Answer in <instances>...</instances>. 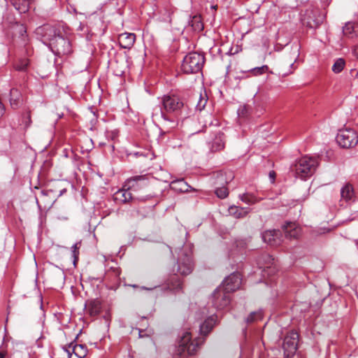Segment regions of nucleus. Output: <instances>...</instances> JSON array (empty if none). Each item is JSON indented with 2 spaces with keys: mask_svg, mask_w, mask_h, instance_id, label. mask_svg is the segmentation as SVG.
Returning a JSON list of instances; mask_svg holds the SVG:
<instances>
[{
  "mask_svg": "<svg viewBox=\"0 0 358 358\" xmlns=\"http://www.w3.org/2000/svg\"><path fill=\"white\" fill-rule=\"evenodd\" d=\"M357 245H358V241H357Z\"/></svg>",
  "mask_w": 358,
  "mask_h": 358,
  "instance_id": "nucleus-54",
  "label": "nucleus"
},
{
  "mask_svg": "<svg viewBox=\"0 0 358 358\" xmlns=\"http://www.w3.org/2000/svg\"><path fill=\"white\" fill-rule=\"evenodd\" d=\"M136 330L138 331V336H141V331L138 329H136Z\"/></svg>",
  "mask_w": 358,
  "mask_h": 358,
  "instance_id": "nucleus-49",
  "label": "nucleus"
},
{
  "mask_svg": "<svg viewBox=\"0 0 358 358\" xmlns=\"http://www.w3.org/2000/svg\"><path fill=\"white\" fill-rule=\"evenodd\" d=\"M71 351L78 358H84L87 353V347L85 345L71 343L68 346L63 347V352L66 355L67 358L71 357Z\"/></svg>",
  "mask_w": 358,
  "mask_h": 358,
  "instance_id": "nucleus-15",
  "label": "nucleus"
},
{
  "mask_svg": "<svg viewBox=\"0 0 358 358\" xmlns=\"http://www.w3.org/2000/svg\"><path fill=\"white\" fill-rule=\"evenodd\" d=\"M6 353L4 352H0V358H4Z\"/></svg>",
  "mask_w": 358,
  "mask_h": 358,
  "instance_id": "nucleus-45",
  "label": "nucleus"
},
{
  "mask_svg": "<svg viewBox=\"0 0 358 358\" xmlns=\"http://www.w3.org/2000/svg\"><path fill=\"white\" fill-rule=\"evenodd\" d=\"M170 187L172 189L179 192H187L189 191V186L184 179H178L171 182Z\"/></svg>",
  "mask_w": 358,
  "mask_h": 358,
  "instance_id": "nucleus-23",
  "label": "nucleus"
},
{
  "mask_svg": "<svg viewBox=\"0 0 358 358\" xmlns=\"http://www.w3.org/2000/svg\"><path fill=\"white\" fill-rule=\"evenodd\" d=\"M162 103L167 115H173V119L183 120L190 115L192 110L183 99L177 94L164 95L162 99Z\"/></svg>",
  "mask_w": 358,
  "mask_h": 358,
  "instance_id": "nucleus-2",
  "label": "nucleus"
},
{
  "mask_svg": "<svg viewBox=\"0 0 358 358\" xmlns=\"http://www.w3.org/2000/svg\"><path fill=\"white\" fill-rule=\"evenodd\" d=\"M241 285V278L238 273H233L227 277L218 287H222L224 292L229 294L230 292L238 289Z\"/></svg>",
  "mask_w": 358,
  "mask_h": 358,
  "instance_id": "nucleus-11",
  "label": "nucleus"
},
{
  "mask_svg": "<svg viewBox=\"0 0 358 358\" xmlns=\"http://www.w3.org/2000/svg\"><path fill=\"white\" fill-rule=\"evenodd\" d=\"M299 56V46L298 44H292L290 46V52L285 55L284 58L282 59L280 63V67L282 69L285 68V66H289L290 69L286 71L284 75H288L293 73L294 70L296 69L294 67V63L296 62Z\"/></svg>",
  "mask_w": 358,
  "mask_h": 358,
  "instance_id": "nucleus-8",
  "label": "nucleus"
},
{
  "mask_svg": "<svg viewBox=\"0 0 358 358\" xmlns=\"http://www.w3.org/2000/svg\"><path fill=\"white\" fill-rule=\"evenodd\" d=\"M215 144L217 145L215 147L216 150H221L224 148V143L222 142L221 139H218L217 141H216L213 144V147H215Z\"/></svg>",
  "mask_w": 358,
  "mask_h": 358,
  "instance_id": "nucleus-41",
  "label": "nucleus"
},
{
  "mask_svg": "<svg viewBox=\"0 0 358 358\" xmlns=\"http://www.w3.org/2000/svg\"><path fill=\"white\" fill-rule=\"evenodd\" d=\"M343 32L349 38L356 36L358 32V23L347 22L343 27Z\"/></svg>",
  "mask_w": 358,
  "mask_h": 358,
  "instance_id": "nucleus-25",
  "label": "nucleus"
},
{
  "mask_svg": "<svg viewBox=\"0 0 358 358\" xmlns=\"http://www.w3.org/2000/svg\"><path fill=\"white\" fill-rule=\"evenodd\" d=\"M136 41V35L132 33H122L118 36V42L122 48L130 49Z\"/></svg>",
  "mask_w": 358,
  "mask_h": 358,
  "instance_id": "nucleus-19",
  "label": "nucleus"
},
{
  "mask_svg": "<svg viewBox=\"0 0 358 358\" xmlns=\"http://www.w3.org/2000/svg\"><path fill=\"white\" fill-rule=\"evenodd\" d=\"M318 161L316 157L304 156L299 159L290 169L296 178L306 180L314 173Z\"/></svg>",
  "mask_w": 358,
  "mask_h": 358,
  "instance_id": "nucleus-3",
  "label": "nucleus"
},
{
  "mask_svg": "<svg viewBox=\"0 0 358 358\" xmlns=\"http://www.w3.org/2000/svg\"><path fill=\"white\" fill-rule=\"evenodd\" d=\"M129 190L127 188L119 190L116 193V199H119L124 203L129 201L132 199L131 193Z\"/></svg>",
  "mask_w": 358,
  "mask_h": 358,
  "instance_id": "nucleus-29",
  "label": "nucleus"
},
{
  "mask_svg": "<svg viewBox=\"0 0 358 358\" xmlns=\"http://www.w3.org/2000/svg\"><path fill=\"white\" fill-rule=\"evenodd\" d=\"M191 335H192L191 332L187 331V332L184 333L182 336H191Z\"/></svg>",
  "mask_w": 358,
  "mask_h": 358,
  "instance_id": "nucleus-46",
  "label": "nucleus"
},
{
  "mask_svg": "<svg viewBox=\"0 0 358 358\" xmlns=\"http://www.w3.org/2000/svg\"><path fill=\"white\" fill-rule=\"evenodd\" d=\"M262 259L263 260V259L261 257V259H259V264H261Z\"/></svg>",
  "mask_w": 358,
  "mask_h": 358,
  "instance_id": "nucleus-52",
  "label": "nucleus"
},
{
  "mask_svg": "<svg viewBox=\"0 0 358 358\" xmlns=\"http://www.w3.org/2000/svg\"><path fill=\"white\" fill-rule=\"evenodd\" d=\"M353 54L358 58V45H356L353 49Z\"/></svg>",
  "mask_w": 358,
  "mask_h": 358,
  "instance_id": "nucleus-42",
  "label": "nucleus"
},
{
  "mask_svg": "<svg viewBox=\"0 0 358 358\" xmlns=\"http://www.w3.org/2000/svg\"><path fill=\"white\" fill-rule=\"evenodd\" d=\"M13 5L20 13H24L29 10V1L27 0H13Z\"/></svg>",
  "mask_w": 358,
  "mask_h": 358,
  "instance_id": "nucleus-28",
  "label": "nucleus"
},
{
  "mask_svg": "<svg viewBox=\"0 0 358 358\" xmlns=\"http://www.w3.org/2000/svg\"><path fill=\"white\" fill-rule=\"evenodd\" d=\"M174 7L169 1H165L159 10V20L164 22H171V16L174 13Z\"/></svg>",
  "mask_w": 358,
  "mask_h": 358,
  "instance_id": "nucleus-18",
  "label": "nucleus"
},
{
  "mask_svg": "<svg viewBox=\"0 0 358 358\" xmlns=\"http://www.w3.org/2000/svg\"><path fill=\"white\" fill-rule=\"evenodd\" d=\"M41 193L43 194V195H46V193H45L44 191H42Z\"/></svg>",
  "mask_w": 358,
  "mask_h": 358,
  "instance_id": "nucleus-50",
  "label": "nucleus"
},
{
  "mask_svg": "<svg viewBox=\"0 0 358 358\" xmlns=\"http://www.w3.org/2000/svg\"><path fill=\"white\" fill-rule=\"evenodd\" d=\"M207 103V98L205 96H202L201 94L199 95V101L197 102V104L196 105V110L201 111L202 110Z\"/></svg>",
  "mask_w": 358,
  "mask_h": 358,
  "instance_id": "nucleus-36",
  "label": "nucleus"
},
{
  "mask_svg": "<svg viewBox=\"0 0 358 358\" xmlns=\"http://www.w3.org/2000/svg\"><path fill=\"white\" fill-rule=\"evenodd\" d=\"M246 110V108L245 106L243 107V108L241 110H238V115H244V111Z\"/></svg>",
  "mask_w": 358,
  "mask_h": 358,
  "instance_id": "nucleus-44",
  "label": "nucleus"
},
{
  "mask_svg": "<svg viewBox=\"0 0 358 358\" xmlns=\"http://www.w3.org/2000/svg\"><path fill=\"white\" fill-rule=\"evenodd\" d=\"M217 316L212 315L206 318L199 326L200 336H207L217 323Z\"/></svg>",
  "mask_w": 358,
  "mask_h": 358,
  "instance_id": "nucleus-17",
  "label": "nucleus"
},
{
  "mask_svg": "<svg viewBox=\"0 0 358 358\" xmlns=\"http://www.w3.org/2000/svg\"><path fill=\"white\" fill-rule=\"evenodd\" d=\"M187 248H183L180 250L177 262L171 268V273L173 275H187L193 270V262L191 256V251H186Z\"/></svg>",
  "mask_w": 358,
  "mask_h": 358,
  "instance_id": "nucleus-4",
  "label": "nucleus"
},
{
  "mask_svg": "<svg viewBox=\"0 0 358 358\" xmlns=\"http://www.w3.org/2000/svg\"><path fill=\"white\" fill-rule=\"evenodd\" d=\"M240 199L248 204H253L257 202L258 199L252 194L246 193L239 196Z\"/></svg>",
  "mask_w": 358,
  "mask_h": 358,
  "instance_id": "nucleus-33",
  "label": "nucleus"
},
{
  "mask_svg": "<svg viewBox=\"0 0 358 358\" xmlns=\"http://www.w3.org/2000/svg\"><path fill=\"white\" fill-rule=\"evenodd\" d=\"M152 117L154 120H163L164 126L169 129H173L177 125V121L167 115L162 104L153 108Z\"/></svg>",
  "mask_w": 358,
  "mask_h": 358,
  "instance_id": "nucleus-10",
  "label": "nucleus"
},
{
  "mask_svg": "<svg viewBox=\"0 0 358 358\" xmlns=\"http://www.w3.org/2000/svg\"><path fill=\"white\" fill-rule=\"evenodd\" d=\"M115 275H116V276H119V275H120V271H119V270H117V269H116V270L115 271Z\"/></svg>",
  "mask_w": 358,
  "mask_h": 358,
  "instance_id": "nucleus-47",
  "label": "nucleus"
},
{
  "mask_svg": "<svg viewBox=\"0 0 358 358\" xmlns=\"http://www.w3.org/2000/svg\"><path fill=\"white\" fill-rule=\"evenodd\" d=\"M79 248H80V243H76L71 247L72 255L74 258V264L76 263V262L78 259V256L79 254V252H78Z\"/></svg>",
  "mask_w": 358,
  "mask_h": 358,
  "instance_id": "nucleus-38",
  "label": "nucleus"
},
{
  "mask_svg": "<svg viewBox=\"0 0 358 358\" xmlns=\"http://www.w3.org/2000/svg\"><path fill=\"white\" fill-rule=\"evenodd\" d=\"M204 337H180L178 341V347L176 353L179 357H183L187 353L193 355L198 348L201 339Z\"/></svg>",
  "mask_w": 358,
  "mask_h": 358,
  "instance_id": "nucleus-6",
  "label": "nucleus"
},
{
  "mask_svg": "<svg viewBox=\"0 0 358 358\" xmlns=\"http://www.w3.org/2000/svg\"><path fill=\"white\" fill-rule=\"evenodd\" d=\"M249 213L248 208H239L237 206H231L229 208V213L236 218H243Z\"/></svg>",
  "mask_w": 358,
  "mask_h": 358,
  "instance_id": "nucleus-26",
  "label": "nucleus"
},
{
  "mask_svg": "<svg viewBox=\"0 0 358 358\" xmlns=\"http://www.w3.org/2000/svg\"><path fill=\"white\" fill-rule=\"evenodd\" d=\"M230 302V296L222 287H217L211 296V303L217 310L226 308Z\"/></svg>",
  "mask_w": 358,
  "mask_h": 358,
  "instance_id": "nucleus-9",
  "label": "nucleus"
},
{
  "mask_svg": "<svg viewBox=\"0 0 358 358\" xmlns=\"http://www.w3.org/2000/svg\"><path fill=\"white\" fill-rule=\"evenodd\" d=\"M299 338V337H284L282 348L286 357L294 356L298 348Z\"/></svg>",
  "mask_w": 358,
  "mask_h": 358,
  "instance_id": "nucleus-13",
  "label": "nucleus"
},
{
  "mask_svg": "<svg viewBox=\"0 0 358 358\" xmlns=\"http://www.w3.org/2000/svg\"><path fill=\"white\" fill-rule=\"evenodd\" d=\"M148 185V180L145 175L136 176L128 178L124 182V187L133 192H138Z\"/></svg>",
  "mask_w": 358,
  "mask_h": 358,
  "instance_id": "nucleus-12",
  "label": "nucleus"
},
{
  "mask_svg": "<svg viewBox=\"0 0 358 358\" xmlns=\"http://www.w3.org/2000/svg\"><path fill=\"white\" fill-rule=\"evenodd\" d=\"M170 288L175 292L180 291L182 288V283L180 279H179L178 277H174L171 280Z\"/></svg>",
  "mask_w": 358,
  "mask_h": 358,
  "instance_id": "nucleus-34",
  "label": "nucleus"
},
{
  "mask_svg": "<svg viewBox=\"0 0 358 358\" xmlns=\"http://www.w3.org/2000/svg\"><path fill=\"white\" fill-rule=\"evenodd\" d=\"M262 258L265 262L264 266H260L262 268V275L263 277H271L277 272V268L274 259L269 255H264Z\"/></svg>",
  "mask_w": 358,
  "mask_h": 358,
  "instance_id": "nucleus-14",
  "label": "nucleus"
},
{
  "mask_svg": "<svg viewBox=\"0 0 358 358\" xmlns=\"http://www.w3.org/2000/svg\"><path fill=\"white\" fill-rule=\"evenodd\" d=\"M119 131L117 129L106 131V136L107 138L114 141L118 136Z\"/></svg>",
  "mask_w": 358,
  "mask_h": 358,
  "instance_id": "nucleus-37",
  "label": "nucleus"
},
{
  "mask_svg": "<svg viewBox=\"0 0 358 358\" xmlns=\"http://www.w3.org/2000/svg\"><path fill=\"white\" fill-rule=\"evenodd\" d=\"M204 64V57L197 52H190L187 55L182 61V70L184 73H196L200 71Z\"/></svg>",
  "mask_w": 358,
  "mask_h": 358,
  "instance_id": "nucleus-5",
  "label": "nucleus"
},
{
  "mask_svg": "<svg viewBox=\"0 0 358 358\" xmlns=\"http://www.w3.org/2000/svg\"><path fill=\"white\" fill-rule=\"evenodd\" d=\"M101 306L99 300L94 299L87 301L85 304L86 313L91 317H96L101 312Z\"/></svg>",
  "mask_w": 358,
  "mask_h": 358,
  "instance_id": "nucleus-21",
  "label": "nucleus"
},
{
  "mask_svg": "<svg viewBox=\"0 0 358 358\" xmlns=\"http://www.w3.org/2000/svg\"><path fill=\"white\" fill-rule=\"evenodd\" d=\"M285 237L287 238H297L301 234V228L294 222H287L283 226Z\"/></svg>",
  "mask_w": 358,
  "mask_h": 358,
  "instance_id": "nucleus-20",
  "label": "nucleus"
},
{
  "mask_svg": "<svg viewBox=\"0 0 358 358\" xmlns=\"http://www.w3.org/2000/svg\"><path fill=\"white\" fill-rule=\"evenodd\" d=\"M31 123V115H30V113L29 112L27 114V116L24 117V124L25 125V127L27 128L30 126Z\"/></svg>",
  "mask_w": 358,
  "mask_h": 358,
  "instance_id": "nucleus-40",
  "label": "nucleus"
},
{
  "mask_svg": "<svg viewBox=\"0 0 358 358\" xmlns=\"http://www.w3.org/2000/svg\"><path fill=\"white\" fill-rule=\"evenodd\" d=\"M18 32L20 34L22 39L23 41H25V38L27 37V30L24 25L21 24L18 26Z\"/></svg>",
  "mask_w": 358,
  "mask_h": 358,
  "instance_id": "nucleus-39",
  "label": "nucleus"
},
{
  "mask_svg": "<svg viewBox=\"0 0 358 358\" xmlns=\"http://www.w3.org/2000/svg\"><path fill=\"white\" fill-rule=\"evenodd\" d=\"M78 29H79V30H81V31L83 29V24H80V26H79V27H78Z\"/></svg>",
  "mask_w": 358,
  "mask_h": 358,
  "instance_id": "nucleus-48",
  "label": "nucleus"
},
{
  "mask_svg": "<svg viewBox=\"0 0 358 358\" xmlns=\"http://www.w3.org/2000/svg\"><path fill=\"white\" fill-rule=\"evenodd\" d=\"M263 317V310L262 309H259L251 312L247 317H245L244 322L247 324H252L262 320Z\"/></svg>",
  "mask_w": 358,
  "mask_h": 358,
  "instance_id": "nucleus-24",
  "label": "nucleus"
},
{
  "mask_svg": "<svg viewBox=\"0 0 358 358\" xmlns=\"http://www.w3.org/2000/svg\"><path fill=\"white\" fill-rule=\"evenodd\" d=\"M341 201L353 202L355 200V192L350 184L345 185L341 189Z\"/></svg>",
  "mask_w": 358,
  "mask_h": 358,
  "instance_id": "nucleus-22",
  "label": "nucleus"
},
{
  "mask_svg": "<svg viewBox=\"0 0 358 358\" xmlns=\"http://www.w3.org/2000/svg\"><path fill=\"white\" fill-rule=\"evenodd\" d=\"M248 72L251 73L254 76H261L266 72L272 73V71H269V68L267 65L252 68L250 69Z\"/></svg>",
  "mask_w": 358,
  "mask_h": 358,
  "instance_id": "nucleus-30",
  "label": "nucleus"
},
{
  "mask_svg": "<svg viewBox=\"0 0 358 358\" xmlns=\"http://www.w3.org/2000/svg\"><path fill=\"white\" fill-rule=\"evenodd\" d=\"M21 101V94L16 88H12L10 91V103L13 108L19 106Z\"/></svg>",
  "mask_w": 358,
  "mask_h": 358,
  "instance_id": "nucleus-27",
  "label": "nucleus"
},
{
  "mask_svg": "<svg viewBox=\"0 0 358 358\" xmlns=\"http://www.w3.org/2000/svg\"><path fill=\"white\" fill-rule=\"evenodd\" d=\"M65 36L61 34L60 26L44 25L36 29V34L41 35L45 41H49V47L57 56L62 57L70 55L73 50L70 41L71 34L69 27L62 26Z\"/></svg>",
  "mask_w": 358,
  "mask_h": 358,
  "instance_id": "nucleus-1",
  "label": "nucleus"
},
{
  "mask_svg": "<svg viewBox=\"0 0 358 358\" xmlns=\"http://www.w3.org/2000/svg\"><path fill=\"white\" fill-rule=\"evenodd\" d=\"M262 238L264 242L275 246L281 243L280 231L279 230H266L262 234Z\"/></svg>",
  "mask_w": 358,
  "mask_h": 358,
  "instance_id": "nucleus-16",
  "label": "nucleus"
},
{
  "mask_svg": "<svg viewBox=\"0 0 358 358\" xmlns=\"http://www.w3.org/2000/svg\"><path fill=\"white\" fill-rule=\"evenodd\" d=\"M29 64V60L27 58H20L15 64V68L17 71H24Z\"/></svg>",
  "mask_w": 358,
  "mask_h": 358,
  "instance_id": "nucleus-31",
  "label": "nucleus"
},
{
  "mask_svg": "<svg viewBox=\"0 0 358 358\" xmlns=\"http://www.w3.org/2000/svg\"><path fill=\"white\" fill-rule=\"evenodd\" d=\"M275 173L274 171H271L269 173V177L272 180V182L274 181V179H275Z\"/></svg>",
  "mask_w": 358,
  "mask_h": 358,
  "instance_id": "nucleus-43",
  "label": "nucleus"
},
{
  "mask_svg": "<svg viewBox=\"0 0 358 358\" xmlns=\"http://www.w3.org/2000/svg\"><path fill=\"white\" fill-rule=\"evenodd\" d=\"M275 50L279 51V49H278L277 48H275Z\"/></svg>",
  "mask_w": 358,
  "mask_h": 358,
  "instance_id": "nucleus-53",
  "label": "nucleus"
},
{
  "mask_svg": "<svg viewBox=\"0 0 358 358\" xmlns=\"http://www.w3.org/2000/svg\"><path fill=\"white\" fill-rule=\"evenodd\" d=\"M338 144L345 148L355 147L358 143L357 132L350 128L340 129L336 136Z\"/></svg>",
  "mask_w": 358,
  "mask_h": 358,
  "instance_id": "nucleus-7",
  "label": "nucleus"
},
{
  "mask_svg": "<svg viewBox=\"0 0 358 358\" xmlns=\"http://www.w3.org/2000/svg\"><path fill=\"white\" fill-rule=\"evenodd\" d=\"M262 259L263 260V259L261 257V259H259V264H261Z\"/></svg>",
  "mask_w": 358,
  "mask_h": 358,
  "instance_id": "nucleus-51",
  "label": "nucleus"
},
{
  "mask_svg": "<svg viewBox=\"0 0 358 358\" xmlns=\"http://www.w3.org/2000/svg\"><path fill=\"white\" fill-rule=\"evenodd\" d=\"M215 193L220 199H224L228 196L229 191L226 187H222L217 188Z\"/></svg>",
  "mask_w": 358,
  "mask_h": 358,
  "instance_id": "nucleus-35",
  "label": "nucleus"
},
{
  "mask_svg": "<svg viewBox=\"0 0 358 358\" xmlns=\"http://www.w3.org/2000/svg\"><path fill=\"white\" fill-rule=\"evenodd\" d=\"M345 65V60L343 58L337 59L332 66V71L335 73H341Z\"/></svg>",
  "mask_w": 358,
  "mask_h": 358,
  "instance_id": "nucleus-32",
  "label": "nucleus"
}]
</instances>
